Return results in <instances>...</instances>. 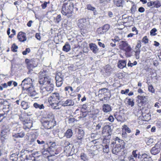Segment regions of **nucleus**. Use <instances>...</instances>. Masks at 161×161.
Wrapping results in <instances>:
<instances>
[{
	"label": "nucleus",
	"mask_w": 161,
	"mask_h": 161,
	"mask_svg": "<svg viewBox=\"0 0 161 161\" xmlns=\"http://www.w3.org/2000/svg\"><path fill=\"white\" fill-rule=\"evenodd\" d=\"M73 132L72 130L71 129H68L64 133V136H65L68 138H69L72 137L73 135Z\"/></svg>",
	"instance_id": "27"
},
{
	"label": "nucleus",
	"mask_w": 161,
	"mask_h": 161,
	"mask_svg": "<svg viewBox=\"0 0 161 161\" xmlns=\"http://www.w3.org/2000/svg\"><path fill=\"white\" fill-rule=\"evenodd\" d=\"M42 124L46 129H51L56 125V122L54 119H45Z\"/></svg>",
	"instance_id": "7"
},
{
	"label": "nucleus",
	"mask_w": 161,
	"mask_h": 161,
	"mask_svg": "<svg viewBox=\"0 0 161 161\" xmlns=\"http://www.w3.org/2000/svg\"><path fill=\"white\" fill-rule=\"evenodd\" d=\"M11 153H13L11 154L10 159L12 161H17L18 156L19 154V149L17 148H15Z\"/></svg>",
	"instance_id": "11"
},
{
	"label": "nucleus",
	"mask_w": 161,
	"mask_h": 161,
	"mask_svg": "<svg viewBox=\"0 0 161 161\" xmlns=\"http://www.w3.org/2000/svg\"><path fill=\"white\" fill-rule=\"evenodd\" d=\"M30 103H29L24 101H22L21 103V105L24 109H26L30 107Z\"/></svg>",
	"instance_id": "30"
},
{
	"label": "nucleus",
	"mask_w": 161,
	"mask_h": 161,
	"mask_svg": "<svg viewBox=\"0 0 161 161\" xmlns=\"http://www.w3.org/2000/svg\"><path fill=\"white\" fill-rule=\"evenodd\" d=\"M50 105L54 109H59V108L57 107L58 106V103L51 102V103H49Z\"/></svg>",
	"instance_id": "39"
},
{
	"label": "nucleus",
	"mask_w": 161,
	"mask_h": 161,
	"mask_svg": "<svg viewBox=\"0 0 161 161\" xmlns=\"http://www.w3.org/2000/svg\"><path fill=\"white\" fill-rule=\"evenodd\" d=\"M55 80L56 86L58 87L61 86L63 83V78L62 77H55Z\"/></svg>",
	"instance_id": "24"
},
{
	"label": "nucleus",
	"mask_w": 161,
	"mask_h": 161,
	"mask_svg": "<svg viewBox=\"0 0 161 161\" xmlns=\"http://www.w3.org/2000/svg\"><path fill=\"white\" fill-rule=\"evenodd\" d=\"M31 89V90H29L28 91L29 93L30 94V96L32 97H35L37 95V93L34 90V87H33V89Z\"/></svg>",
	"instance_id": "38"
},
{
	"label": "nucleus",
	"mask_w": 161,
	"mask_h": 161,
	"mask_svg": "<svg viewBox=\"0 0 161 161\" xmlns=\"http://www.w3.org/2000/svg\"><path fill=\"white\" fill-rule=\"evenodd\" d=\"M60 104L64 107L72 106L74 104V103L72 99H67L66 101H61Z\"/></svg>",
	"instance_id": "17"
},
{
	"label": "nucleus",
	"mask_w": 161,
	"mask_h": 161,
	"mask_svg": "<svg viewBox=\"0 0 161 161\" xmlns=\"http://www.w3.org/2000/svg\"><path fill=\"white\" fill-rule=\"evenodd\" d=\"M36 142L39 144L42 145L43 146H45V142L42 139L37 140Z\"/></svg>",
	"instance_id": "45"
},
{
	"label": "nucleus",
	"mask_w": 161,
	"mask_h": 161,
	"mask_svg": "<svg viewBox=\"0 0 161 161\" xmlns=\"http://www.w3.org/2000/svg\"><path fill=\"white\" fill-rule=\"evenodd\" d=\"M19 119L24 125L23 128L26 130L30 129L33 126V121L30 118L20 116Z\"/></svg>",
	"instance_id": "2"
},
{
	"label": "nucleus",
	"mask_w": 161,
	"mask_h": 161,
	"mask_svg": "<svg viewBox=\"0 0 161 161\" xmlns=\"http://www.w3.org/2000/svg\"><path fill=\"white\" fill-rule=\"evenodd\" d=\"M102 125L103 123L102 122H100L97 125L96 127V130H99L101 128Z\"/></svg>",
	"instance_id": "53"
},
{
	"label": "nucleus",
	"mask_w": 161,
	"mask_h": 161,
	"mask_svg": "<svg viewBox=\"0 0 161 161\" xmlns=\"http://www.w3.org/2000/svg\"><path fill=\"white\" fill-rule=\"evenodd\" d=\"M107 129V130L108 133V136H110L111 134V127L110 126L107 125L104 126L103 128V130L104 129Z\"/></svg>",
	"instance_id": "40"
},
{
	"label": "nucleus",
	"mask_w": 161,
	"mask_h": 161,
	"mask_svg": "<svg viewBox=\"0 0 161 161\" xmlns=\"http://www.w3.org/2000/svg\"><path fill=\"white\" fill-rule=\"evenodd\" d=\"M80 157L81 160L78 161H88L89 157L85 153H81L80 154Z\"/></svg>",
	"instance_id": "29"
},
{
	"label": "nucleus",
	"mask_w": 161,
	"mask_h": 161,
	"mask_svg": "<svg viewBox=\"0 0 161 161\" xmlns=\"http://www.w3.org/2000/svg\"><path fill=\"white\" fill-rule=\"evenodd\" d=\"M127 103L129 105H130L131 107L133 106L134 105V103L133 102V100L132 99H128Z\"/></svg>",
	"instance_id": "42"
},
{
	"label": "nucleus",
	"mask_w": 161,
	"mask_h": 161,
	"mask_svg": "<svg viewBox=\"0 0 161 161\" xmlns=\"http://www.w3.org/2000/svg\"><path fill=\"white\" fill-rule=\"evenodd\" d=\"M108 120L111 122H112L114 121V118L112 115H110L108 118Z\"/></svg>",
	"instance_id": "60"
},
{
	"label": "nucleus",
	"mask_w": 161,
	"mask_h": 161,
	"mask_svg": "<svg viewBox=\"0 0 161 161\" xmlns=\"http://www.w3.org/2000/svg\"><path fill=\"white\" fill-rule=\"evenodd\" d=\"M25 135V132L22 131L19 133H15L13 135V136L16 138H23Z\"/></svg>",
	"instance_id": "26"
},
{
	"label": "nucleus",
	"mask_w": 161,
	"mask_h": 161,
	"mask_svg": "<svg viewBox=\"0 0 161 161\" xmlns=\"http://www.w3.org/2000/svg\"><path fill=\"white\" fill-rule=\"evenodd\" d=\"M129 89H126L125 90V91L124 90H122L121 91V93L122 94H127L129 92Z\"/></svg>",
	"instance_id": "59"
},
{
	"label": "nucleus",
	"mask_w": 161,
	"mask_h": 161,
	"mask_svg": "<svg viewBox=\"0 0 161 161\" xmlns=\"http://www.w3.org/2000/svg\"><path fill=\"white\" fill-rule=\"evenodd\" d=\"M27 151L22 150L21 151L22 154L20 157L22 161H34L35 158L31 155L27 154Z\"/></svg>",
	"instance_id": "3"
},
{
	"label": "nucleus",
	"mask_w": 161,
	"mask_h": 161,
	"mask_svg": "<svg viewBox=\"0 0 161 161\" xmlns=\"http://www.w3.org/2000/svg\"><path fill=\"white\" fill-rule=\"evenodd\" d=\"M161 143L158 142L155 144L150 150V152L152 154L156 155L161 150Z\"/></svg>",
	"instance_id": "10"
},
{
	"label": "nucleus",
	"mask_w": 161,
	"mask_h": 161,
	"mask_svg": "<svg viewBox=\"0 0 161 161\" xmlns=\"http://www.w3.org/2000/svg\"><path fill=\"white\" fill-rule=\"evenodd\" d=\"M104 69L106 73H109L111 69V67L110 65H107L105 66Z\"/></svg>",
	"instance_id": "46"
},
{
	"label": "nucleus",
	"mask_w": 161,
	"mask_h": 161,
	"mask_svg": "<svg viewBox=\"0 0 161 161\" xmlns=\"http://www.w3.org/2000/svg\"><path fill=\"white\" fill-rule=\"evenodd\" d=\"M74 7L73 3L69 1L67 2H64L62 6L61 13L63 15L69 17L73 11Z\"/></svg>",
	"instance_id": "1"
},
{
	"label": "nucleus",
	"mask_w": 161,
	"mask_h": 161,
	"mask_svg": "<svg viewBox=\"0 0 161 161\" xmlns=\"http://www.w3.org/2000/svg\"><path fill=\"white\" fill-rule=\"evenodd\" d=\"M116 119L118 121L120 122L123 119L122 116L120 114L118 115L116 117Z\"/></svg>",
	"instance_id": "51"
},
{
	"label": "nucleus",
	"mask_w": 161,
	"mask_h": 161,
	"mask_svg": "<svg viewBox=\"0 0 161 161\" xmlns=\"http://www.w3.org/2000/svg\"><path fill=\"white\" fill-rule=\"evenodd\" d=\"M121 48L126 52H129L131 50L130 46L126 41H121L120 42Z\"/></svg>",
	"instance_id": "13"
},
{
	"label": "nucleus",
	"mask_w": 161,
	"mask_h": 161,
	"mask_svg": "<svg viewBox=\"0 0 161 161\" xmlns=\"http://www.w3.org/2000/svg\"><path fill=\"white\" fill-rule=\"evenodd\" d=\"M121 146L119 141L113 142L111 145L113 147L112 152L113 153L117 154L120 151Z\"/></svg>",
	"instance_id": "8"
},
{
	"label": "nucleus",
	"mask_w": 161,
	"mask_h": 161,
	"mask_svg": "<svg viewBox=\"0 0 161 161\" xmlns=\"http://www.w3.org/2000/svg\"><path fill=\"white\" fill-rule=\"evenodd\" d=\"M50 146L49 147V150L50 151H54L56 148V143L55 142H49Z\"/></svg>",
	"instance_id": "32"
},
{
	"label": "nucleus",
	"mask_w": 161,
	"mask_h": 161,
	"mask_svg": "<svg viewBox=\"0 0 161 161\" xmlns=\"http://www.w3.org/2000/svg\"><path fill=\"white\" fill-rule=\"evenodd\" d=\"M39 79L48 76L47 71L45 70H42L39 72Z\"/></svg>",
	"instance_id": "25"
},
{
	"label": "nucleus",
	"mask_w": 161,
	"mask_h": 161,
	"mask_svg": "<svg viewBox=\"0 0 161 161\" xmlns=\"http://www.w3.org/2000/svg\"><path fill=\"white\" fill-rule=\"evenodd\" d=\"M52 81H53L48 76L39 79V82L42 86H45L48 83H50Z\"/></svg>",
	"instance_id": "12"
},
{
	"label": "nucleus",
	"mask_w": 161,
	"mask_h": 161,
	"mask_svg": "<svg viewBox=\"0 0 161 161\" xmlns=\"http://www.w3.org/2000/svg\"><path fill=\"white\" fill-rule=\"evenodd\" d=\"M62 97L60 94L57 92H54L52 94V95L48 98V100L49 103L51 102L58 103L60 104V100Z\"/></svg>",
	"instance_id": "5"
},
{
	"label": "nucleus",
	"mask_w": 161,
	"mask_h": 161,
	"mask_svg": "<svg viewBox=\"0 0 161 161\" xmlns=\"http://www.w3.org/2000/svg\"><path fill=\"white\" fill-rule=\"evenodd\" d=\"M70 49V45L68 43H66L65 45L63 47V50L66 52H68Z\"/></svg>",
	"instance_id": "35"
},
{
	"label": "nucleus",
	"mask_w": 161,
	"mask_h": 161,
	"mask_svg": "<svg viewBox=\"0 0 161 161\" xmlns=\"http://www.w3.org/2000/svg\"><path fill=\"white\" fill-rule=\"evenodd\" d=\"M147 5L148 7L153 8L155 7L158 8L161 6V4L160 2L158 1H156L154 2L150 1L147 3Z\"/></svg>",
	"instance_id": "15"
},
{
	"label": "nucleus",
	"mask_w": 161,
	"mask_h": 161,
	"mask_svg": "<svg viewBox=\"0 0 161 161\" xmlns=\"http://www.w3.org/2000/svg\"><path fill=\"white\" fill-rule=\"evenodd\" d=\"M157 30L155 28L153 29L150 31V35L153 36H155L156 35L155 32L157 31Z\"/></svg>",
	"instance_id": "50"
},
{
	"label": "nucleus",
	"mask_w": 161,
	"mask_h": 161,
	"mask_svg": "<svg viewBox=\"0 0 161 161\" xmlns=\"http://www.w3.org/2000/svg\"><path fill=\"white\" fill-rule=\"evenodd\" d=\"M102 110L103 112L105 113H108L112 111V108L111 106L108 104H104L102 106Z\"/></svg>",
	"instance_id": "22"
},
{
	"label": "nucleus",
	"mask_w": 161,
	"mask_h": 161,
	"mask_svg": "<svg viewBox=\"0 0 161 161\" xmlns=\"http://www.w3.org/2000/svg\"><path fill=\"white\" fill-rule=\"evenodd\" d=\"M78 21V26L81 30L86 29L90 25V23L88 19L82 18L79 20Z\"/></svg>",
	"instance_id": "4"
},
{
	"label": "nucleus",
	"mask_w": 161,
	"mask_h": 161,
	"mask_svg": "<svg viewBox=\"0 0 161 161\" xmlns=\"http://www.w3.org/2000/svg\"><path fill=\"white\" fill-rule=\"evenodd\" d=\"M3 104L5 106L7 105L8 107L7 108L5 107L3 109V111L4 113V114H4L3 116L5 117L6 116H5V115H6L9 110L12 109V105L11 104L8 103V101H6L4 102Z\"/></svg>",
	"instance_id": "14"
},
{
	"label": "nucleus",
	"mask_w": 161,
	"mask_h": 161,
	"mask_svg": "<svg viewBox=\"0 0 161 161\" xmlns=\"http://www.w3.org/2000/svg\"><path fill=\"white\" fill-rule=\"evenodd\" d=\"M54 85L53 84V81H52L50 83H48L44 86H43L44 89L49 93H51L53 90Z\"/></svg>",
	"instance_id": "16"
},
{
	"label": "nucleus",
	"mask_w": 161,
	"mask_h": 161,
	"mask_svg": "<svg viewBox=\"0 0 161 161\" xmlns=\"http://www.w3.org/2000/svg\"><path fill=\"white\" fill-rule=\"evenodd\" d=\"M89 47L91 50L94 53H97L98 51V49L97 46L94 44H90Z\"/></svg>",
	"instance_id": "23"
},
{
	"label": "nucleus",
	"mask_w": 161,
	"mask_h": 161,
	"mask_svg": "<svg viewBox=\"0 0 161 161\" xmlns=\"http://www.w3.org/2000/svg\"><path fill=\"white\" fill-rule=\"evenodd\" d=\"M84 136V132L83 130H79L76 136V138L73 140L74 143L78 144L79 145L82 144Z\"/></svg>",
	"instance_id": "6"
},
{
	"label": "nucleus",
	"mask_w": 161,
	"mask_h": 161,
	"mask_svg": "<svg viewBox=\"0 0 161 161\" xmlns=\"http://www.w3.org/2000/svg\"><path fill=\"white\" fill-rule=\"evenodd\" d=\"M148 40L146 36H145L142 39V42H144L145 44L147 43L148 42Z\"/></svg>",
	"instance_id": "56"
},
{
	"label": "nucleus",
	"mask_w": 161,
	"mask_h": 161,
	"mask_svg": "<svg viewBox=\"0 0 161 161\" xmlns=\"http://www.w3.org/2000/svg\"><path fill=\"white\" fill-rule=\"evenodd\" d=\"M138 11L141 13H143L145 11V9L143 7H140L138 9Z\"/></svg>",
	"instance_id": "61"
},
{
	"label": "nucleus",
	"mask_w": 161,
	"mask_h": 161,
	"mask_svg": "<svg viewBox=\"0 0 161 161\" xmlns=\"http://www.w3.org/2000/svg\"><path fill=\"white\" fill-rule=\"evenodd\" d=\"M47 2H44V3L42 4V6L43 9H45L47 7Z\"/></svg>",
	"instance_id": "63"
},
{
	"label": "nucleus",
	"mask_w": 161,
	"mask_h": 161,
	"mask_svg": "<svg viewBox=\"0 0 161 161\" xmlns=\"http://www.w3.org/2000/svg\"><path fill=\"white\" fill-rule=\"evenodd\" d=\"M136 9V7L134 5L130 9L131 12L132 13H134L135 12Z\"/></svg>",
	"instance_id": "58"
},
{
	"label": "nucleus",
	"mask_w": 161,
	"mask_h": 161,
	"mask_svg": "<svg viewBox=\"0 0 161 161\" xmlns=\"http://www.w3.org/2000/svg\"><path fill=\"white\" fill-rule=\"evenodd\" d=\"M135 53V56L136 58L137 59H138L139 58V55L140 54V53H139L138 52H136V53Z\"/></svg>",
	"instance_id": "64"
},
{
	"label": "nucleus",
	"mask_w": 161,
	"mask_h": 161,
	"mask_svg": "<svg viewBox=\"0 0 161 161\" xmlns=\"http://www.w3.org/2000/svg\"><path fill=\"white\" fill-rule=\"evenodd\" d=\"M110 28V26L108 24L104 25L102 27V31L100 33L101 34H103L108 31Z\"/></svg>",
	"instance_id": "28"
},
{
	"label": "nucleus",
	"mask_w": 161,
	"mask_h": 161,
	"mask_svg": "<svg viewBox=\"0 0 161 161\" xmlns=\"http://www.w3.org/2000/svg\"><path fill=\"white\" fill-rule=\"evenodd\" d=\"M138 158L142 161H152V160L151 157L146 154H143L141 155L138 154Z\"/></svg>",
	"instance_id": "18"
},
{
	"label": "nucleus",
	"mask_w": 161,
	"mask_h": 161,
	"mask_svg": "<svg viewBox=\"0 0 161 161\" xmlns=\"http://www.w3.org/2000/svg\"><path fill=\"white\" fill-rule=\"evenodd\" d=\"M61 20V18L60 15L59 14L56 18L55 21V22L58 23Z\"/></svg>",
	"instance_id": "48"
},
{
	"label": "nucleus",
	"mask_w": 161,
	"mask_h": 161,
	"mask_svg": "<svg viewBox=\"0 0 161 161\" xmlns=\"http://www.w3.org/2000/svg\"><path fill=\"white\" fill-rule=\"evenodd\" d=\"M126 66V62L125 60L119 61L118 63V66L120 69H123Z\"/></svg>",
	"instance_id": "33"
},
{
	"label": "nucleus",
	"mask_w": 161,
	"mask_h": 161,
	"mask_svg": "<svg viewBox=\"0 0 161 161\" xmlns=\"http://www.w3.org/2000/svg\"><path fill=\"white\" fill-rule=\"evenodd\" d=\"M148 89V90L151 92L154 93V89L152 85L149 86Z\"/></svg>",
	"instance_id": "54"
},
{
	"label": "nucleus",
	"mask_w": 161,
	"mask_h": 161,
	"mask_svg": "<svg viewBox=\"0 0 161 161\" xmlns=\"http://www.w3.org/2000/svg\"><path fill=\"white\" fill-rule=\"evenodd\" d=\"M124 128L125 131L128 133H130L131 132L130 129L126 125H124Z\"/></svg>",
	"instance_id": "49"
},
{
	"label": "nucleus",
	"mask_w": 161,
	"mask_h": 161,
	"mask_svg": "<svg viewBox=\"0 0 161 161\" xmlns=\"http://www.w3.org/2000/svg\"><path fill=\"white\" fill-rule=\"evenodd\" d=\"M34 107L36 108H38L39 109H44V107L43 104H40L37 103H35L33 104Z\"/></svg>",
	"instance_id": "37"
},
{
	"label": "nucleus",
	"mask_w": 161,
	"mask_h": 161,
	"mask_svg": "<svg viewBox=\"0 0 161 161\" xmlns=\"http://www.w3.org/2000/svg\"><path fill=\"white\" fill-rule=\"evenodd\" d=\"M122 0H117L114 1V3L117 7H120L122 5Z\"/></svg>",
	"instance_id": "44"
},
{
	"label": "nucleus",
	"mask_w": 161,
	"mask_h": 161,
	"mask_svg": "<svg viewBox=\"0 0 161 161\" xmlns=\"http://www.w3.org/2000/svg\"><path fill=\"white\" fill-rule=\"evenodd\" d=\"M31 51L30 49L29 48H26L25 51H24L22 52V53L24 55H26L27 53H29Z\"/></svg>",
	"instance_id": "52"
},
{
	"label": "nucleus",
	"mask_w": 161,
	"mask_h": 161,
	"mask_svg": "<svg viewBox=\"0 0 161 161\" xmlns=\"http://www.w3.org/2000/svg\"><path fill=\"white\" fill-rule=\"evenodd\" d=\"M141 47V42L140 41L137 42V44L136 46V48L140 49Z\"/></svg>",
	"instance_id": "55"
},
{
	"label": "nucleus",
	"mask_w": 161,
	"mask_h": 161,
	"mask_svg": "<svg viewBox=\"0 0 161 161\" xmlns=\"http://www.w3.org/2000/svg\"><path fill=\"white\" fill-rule=\"evenodd\" d=\"M25 34L22 32H19L18 35L17 37L19 40L21 42H24L26 40Z\"/></svg>",
	"instance_id": "21"
},
{
	"label": "nucleus",
	"mask_w": 161,
	"mask_h": 161,
	"mask_svg": "<svg viewBox=\"0 0 161 161\" xmlns=\"http://www.w3.org/2000/svg\"><path fill=\"white\" fill-rule=\"evenodd\" d=\"M54 116L52 113H47L45 117V119H54Z\"/></svg>",
	"instance_id": "34"
},
{
	"label": "nucleus",
	"mask_w": 161,
	"mask_h": 161,
	"mask_svg": "<svg viewBox=\"0 0 161 161\" xmlns=\"http://www.w3.org/2000/svg\"><path fill=\"white\" fill-rule=\"evenodd\" d=\"M9 130L8 129H3L1 132V139H2L3 138L7 139V136H6V134L8 133L9 131Z\"/></svg>",
	"instance_id": "31"
},
{
	"label": "nucleus",
	"mask_w": 161,
	"mask_h": 161,
	"mask_svg": "<svg viewBox=\"0 0 161 161\" xmlns=\"http://www.w3.org/2000/svg\"><path fill=\"white\" fill-rule=\"evenodd\" d=\"M87 8L90 10L93 11L95 9V8L93 7L91 4H88L86 6Z\"/></svg>",
	"instance_id": "47"
},
{
	"label": "nucleus",
	"mask_w": 161,
	"mask_h": 161,
	"mask_svg": "<svg viewBox=\"0 0 161 161\" xmlns=\"http://www.w3.org/2000/svg\"><path fill=\"white\" fill-rule=\"evenodd\" d=\"M11 33H12V34L10 36H9V37L11 38L13 37L15 35L16 32L15 30L14 29H12L11 31Z\"/></svg>",
	"instance_id": "57"
},
{
	"label": "nucleus",
	"mask_w": 161,
	"mask_h": 161,
	"mask_svg": "<svg viewBox=\"0 0 161 161\" xmlns=\"http://www.w3.org/2000/svg\"><path fill=\"white\" fill-rule=\"evenodd\" d=\"M132 31L135 32H136L135 34L136 35H137L138 34V33L137 30L136 28L135 27H133L132 29Z\"/></svg>",
	"instance_id": "62"
},
{
	"label": "nucleus",
	"mask_w": 161,
	"mask_h": 161,
	"mask_svg": "<svg viewBox=\"0 0 161 161\" xmlns=\"http://www.w3.org/2000/svg\"><path fill=\"white\" fill-rule=\"evenodd\" d=\"M25 62L27 64V68L29 70L31 69L32 68L35 67L36 65L34 64V61L32 59L29 60L26 59Z\"/></svg>",
	"instance_id": "19"
},
{
	"label": "nucleus",
	"mask_w": 161,
	"mask_h": 161,
	"mask_svg": "<svg viewBox=\"0 0 161 161\" xmlns=\"http://www.w3.org/2000/svg\"><path fill=\"white\" fill-rule=\"evenodd\" d=\"M32 80L30 78H27L25 79L22 82L21 85L27 84L29 83L32 82Z\"/></svg>",
	"instance_id": "36"
},
{
	"label": "nucleus",
	"mask_w": 161,
	"mask_h": 161,
	"mask_svg": "<svg viewBox=\"0 0 161 161\" xmlns=\"http://www.w3.org/2000/svg\"><path fill=\"white\" fill-rule=\"evenodd\" d=\"M103 152L105 153H108L109 151V146L108 145L106 144L104 146L103 145Z\"/></svg>",
	"instance_id": "41"
},
{
	"label": "nucleus",
	"mask_w": 161,
	"mask_h": 161,
	"mask_svg": "<svg viewBox=\"0 0 161 161\" xmlns=\"http://www.w3.org/2000/svg\"><path fill=\"white\" fill-rule=\"evenodd\" d=\"M137 97V102L138 106L141 107L143 105H145L147 103V96L138 95Z\"/></svg>",
	"instance_id": "9"
},
{
	"label": "nucleus",
	"mask_w": 161,
	"mask_h": 161,
	"mask_svg": "<svg viewBox=\"0 0 161 161\" xmlns=\"http://www.w3.org/2000/svg\"><path fill=\"white\" fill-rule=\"evenodd\" d=\"M18 48V47L16 46L15 44H13L12 46L11 49L12 51L14 52H16L17 51V49Z\"/></svg>",
	"instance_id": "43"
},
{
	"label": "nucleus",
	"mask_w": 161,
	"mask_h": 161,
	"mask_svg": "<svg viewBox=\"0 0 161 161\" xmlns=\"http://www.w3.org/2000/svg\"><path fill=\"white\" fill-rule=\"evenodd\" d=\"M21 85L22 86L23 90L28 91L31 90V89H33V87H34L33 86L32 82H30V83L28 84L22 85Z\"/></svg>",
	"instance_id": "20"
}]
</instances>
